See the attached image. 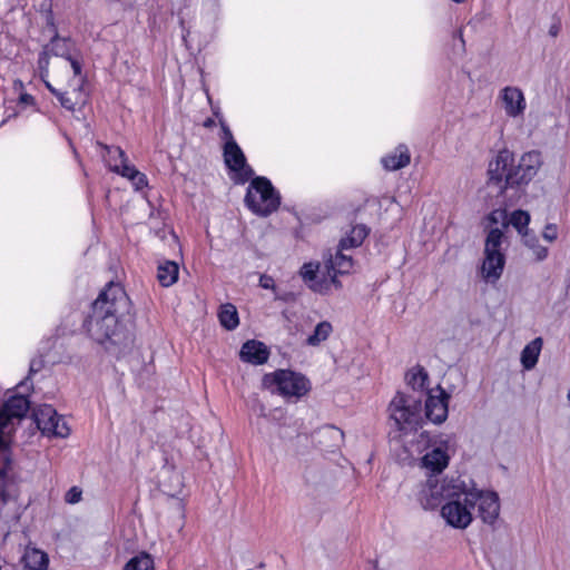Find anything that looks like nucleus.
Segmentation results:
<instances>
[{"mask_svg":"<svg viewBox=\"0 0 570 570\" xmlns=\"http://www.w3.org/2000/svg\"><path fill=\"white\" fill-rule=\"evenodd\" d=\"M244 202L254 214L267 217L281 205V195L271 180L264 176L252 177Z\"/></svg>","mask_w":570,"mask_h":570,"instance_id":"obj_4","label":"nucleus"},{"mask_svg":"<svg viewBox=\"0 0 570 570\" xmlns=\"http://www.w3.org/2000/svg\"><path fill=\"white\" fill-rule=\"evenodd\" d=\"M523 244L532 250V254L534 255L535 259L538 262H541L547 258L548 256V248L546 246L540 245L538 237L535 234L530 233L529 230H525L522 235Z\"/></svg>","mask_w":570,"mask_h":570,"instance_id":"obj_28","label":"nucleus"},{"mask_svg":"<svg viewBox=\"0 0 570 570\" xmlns=\"http://www.w3.org/2000/svg\"><path fill=\"white\" fill-rule=\"evenodd\" d=\"M449 441L441 440L423 455L422 465L434 472L441 473L449 464L450 455L448 453Z\"/></svg>","mask_w":570,"mask_h":570,"instance_id":"obj_15","label":"nucleus"},{"mask_svg":"<svg viewBox=\"0 0 570 570\" xmlns=\"http://www.w3.org/2000/svg\"><path fill=\"white\" fill-rule=\"evenodd\" d=\"M333 332V326L327 321L320 322L313 333L306 338V345L316 347L325 342Z\"/></svg>","mask_w":570,"mask_h":570,"instance_id":"obj_27","label":"nucleus"},{"mask_svg":"<svg viewBox=\"0 0 570 570\" xmlns=\"http://www.w3.org/2000/svg\"><path fill=\"white\" fill-rule=\"evenodd\" d=\"M542 345V338L535 337L523 347L520 360L524 370H532L537 365Z\"/></svg>","mask_w":570,"mask_h":570,"instance_id":"obj_22","label":"nucleus"},{"mask_svg":"<svg viewBox=\"0 0 570 570\" xmlns=\"http://www.w3.org/2000/svg\"><path fill=\"white\" fill-rule=\"evenodd\" d=\"M19 101L24 105H33L35 98L29 94H21L19 97Z\"/></svg>","mask_w":570,"mask_h":570,"instance_id":"obj_45","label":"nucleus"},{"mask_svg":"<svg viewBox=\"0 0 570 570\" xmlns=\"http://www.w3.org/2000/svg\"><path fill=\"white\" fill-rule=\"evenodd\" d=\"M33 419L37 428L43 435L66 438L70 433V429L67 423L60 415H58L52 405H39L33 411Z\"/></svg>","mask_w":570,"mask_h":570,"instance_id":"obj_9","label":"nucleus"},{"mask_svg":"<svg viewBox=\"0 0 570 570\" xmlns=\"http://www.w3.org/2000/svg\"><path fill=\"white\" fill-rule=\"evenodd\" d=\"M22 562L24 568L29 570H46L49 564V558L42 550L27 547L22 556Z\"/></svg>","mask_w":570,"mask_h":570,"instance_id":"obj_21","label":"nucleus"},{"mask_svg":"<svg viewBox=\"0 0 570 570\" xmlns=\"http://www.w3.org/2000/svg\"><path fill=\"white\" fill-rule=\"evenodd\" d=\"M30 409L29 400L23 395L9 397L0 410V429L13 433V420L22 419Z\"/></svg>","mask_w":570,"mask_h":570,"instance_id":"obj_12","label":"nucleus"},{"mask_svg":"<svg viewBox=\"0 0 570 570\" xmlns=\"http://www.w3.org/2000/svg\"><path fill=\"white\" fill-rule=\"evenodd\" d=\"M259 286L265 289H271L273 292H276V289H277L274 278L266 274L261 275Z\"/></svg>","mask_w":570,"mask_h":570,"instance_id":"obj_40","label":"nucleus"},{"mask_svg":"<svg viewBox=\"0 0 570 570\" xmlns=\"http://www.w3.org/2000/svg\"><path fill=\"white\" fill-rule=\"evenodd\" d=\"M0 570H2V567L0 566Z\"/></svg>","mask_w":570,"mask_h":570,"instance_id":"obj_52","label":"nucleus"},{"mask_svg":"<svg viewBox=\"0 0 570 570\" xmlns=\"http://www.w3.org/2000/svg\"><path fill=\"white\" fill-rule=\"evenodd\" d=\"M264 384L274 389L284 397L299 399L311 389L309 381L301 373L291 370H277L264 376Z\"/></svg>","mask_w":570,"mask_h":570,"instance_id":"obj_8","label":"nucleus"},{"mask_svg":"<svg viewBox=\"0 0 570 570\" xmlns=\"http://www.w3.org/2000/svg\"><path fill=\"white\" fill-rule=\"evenodd\" d=\"M46 87L53 96H56V98L61 92L58 89H56L50 82H46Z\"/></svg>","mask_w":570,"mask_h":570,"instance_id":"obj_46","label":"nucleus"},{"mask_svg":"<svg viewBox=\"0 0 570 570\" xmlns=\"http://www.w3.org/2000/svg\"><path fill=\"white\" fill-rule=\"evenodd\" d=\"M66 60H68L70 62L73 75L76 77L80 76L81 71H82V65H81L80 60L77 57H75L72 53L69 56V58H66Z\"/></svg>","mask_w":570,"mask_h":570,"instance_id":"obj_42","label":"nucleus"},{"mask_svg":"<svg viewBox=\"0 0 570 570\" xmlns=\"http://www.w3.org/2000/svg\"><path fill=\"white\" fill-rule=\"evenodd\" d=\"M129 297L119 283L110 282L91 304V311L83 322L89 336L115 351L127 346L131 341L130 333L119 322V315L128 312Z\"/></svg>","mask_w":570,"mask_h":570,"instance_id":"obj_1","label":"nucleus"},{"mask_svg":"<svg viewBox=\"0 0 570 570\" xmlns=\"http://www.w3.org/2000/svg\"><path fill=\"white\" fill-rule=\"evenodd\" d=\"M450 397L441 385L429 391L425 400V416L430 422L441 424L448 419Z\"/></svg>","mask_w":570,"mask_h":570,"instance_id":"obj_10","label":"nucleus"},{"mask_svg":"<svg viewBox=\"0 0 570 570\" xmlns=\"http://www.w3.org/2000/svg\"><path fill=\"white\" fill-rule=\"evenodd\" d=\"M81 499H82V490L77 485L71 487L65 494V501L68 504H76V503L80 502Z\"/></svg>","mask_w":570,"mask_h":570,"instance_id":"obj_36","label":"nucleus"},{"mask_svg":"<svg viewBox=\"0 0 570 570\" xmlns=\"http://www.w3.org/2000/svg\"><path fill=\"white\" fill-rule=\"evenodd\" d=\"M52 56L69 58L72 53L71 41L68 38H61L55 35L50 43L45 47Z\"/></svg>","mask_w":570,"mask_h":570,"instance_id":"obj_26","label":"nucleus"},{"mask_svg":"<svg viewBox=\"0 0 570 570\" xmlns=\"http://www.w3.org/2000/svg\"><path fill=\"white\" fill-rule=\"evenodd\" d=\"M504 233L501 228H491L484 244V258L481 266L482 278L488 283H495L502 275L505 256L502 253Z\"/></svg>","mask_w":570,"mask_h":570,"instance_id":"obj_6","label":"nucleus"},{"mask_svg":"<svg viewBox=\"0 0 570 570\" xmlns=\"http://www.w3.org/2000/svg\"><path fill=\"white\" fill-rule=\"evenodd\" d=\"M559 32V27L557 24H553L551 26L550 30H549V33L552 36V37H556Z\"/></svg>","mask_w":570,"mask_h":570,"instance_id":"obj_49","label":"nucleus"},{"mask_svg":"<svg viewBox=\"0 0 570 570\" xmlns=\"http://www.w3.org/2000/svg\"><path fill=\"white\" fill-rule=\"evenodd\" d=\"M204 127L206 128H212L215 126V120L213 118H207L205 121H204Z\"/></svg>","mask_w":570,"mask_h":570,"instance_id":"obj_48","label":"nucleus"},{"mask_svg":"<svg viewBox=\"0 0 570 570\" xmlns=\"http://www.w3.org/2000/svg\"><path fill=\"white\" fill-rule=\"evenodd\" d=\"M465 482L462 478L440 479L431 475L419 493V501L423 509L433 510L442 504L452 495V492L459 491Z\"/></svg>","mask_w":570,"mask_h":570,"instance_id":"obj_7","label":"nucleus"},{"mask_svg":"<svg viewBox=\"0 0 570 570\" xmlns=\"http://www.w3.org/2000/svg\"><path fill=\"white\" fill-rule=\"evenodd\" d=\"M411 156L405 145H400L395 150L382 158V165L387 170H397L410 164Z\"/></svg>","mask_w":570,"mask_h":570,"instance_id":"obj_20","label":"nucleus"},{"mask_svg":"<svg viewBox=\"0 0 570 570\" xmlns=\"http://www.w3.org/2000/svg\"><path fill=\"white\" fill-rule=\"evenodd\" d=\"M368 228L365 225H355L351 228L350 233L340 240L341 249L356 248L362 245L368 235Z\"/></svg>","mask_w":570,"mask_h":570,"instance_id":"obj_23","label":"nucleus"},{"mask_svg":"<svg viewBox=\"0 0 570 570\" xmlns=\"http://www.w3.org/2000/svg\"><path fill=\"white\" fill-rule=\"evenodd\" d=\"M507 223L511 224L522 236L525 230H529L528 225L530 223V215L528 212L518 209L511 214V217Z\"/></svg>","mask_w":570,"mask_h":570,"instance_id":"obj_32","label":"nucleus"},{"mask_svg":"<svg viewBox=\"0 0 570 570\" xmlns=\"http://www.w3.org/2000/svg\"><path fill=\"white\" fill-rule=\"evenodd\" d=\"M124 570H155L154 559L149 553L140 552L126 562Z\"/></svg>","mask_w":570,"mask_h":570,"instance_id":"obj_29","label":"nucleus"},{"mask_svg":"<svg viewBox=\"0 0 570 570\" xmlns=\"http://www.w3.org/2000/svg\"><path fill=\"white\" fill-rule=\"evenodd\" d=\"M12 433L0 429V482H9L12 468Z\"/></svg>","mask_w":570,"mask_h":570,"instance_id":"obj_18","label":"nucleus"},{"mask_svg":"<svg viewBox=\"0 0 570 570\" xmlns=\"http://www.w3.org/2000/svg\"><path fill=\"white\" fill-rule=\"evenodd\" d=\"M100 146L104 148L106 154L104 155V158L106 159V163L111 170V165H120L124 160H127L126 153L118 146H108L102 145Z\"/></svg>","mask_w":570,"mask_h":570,"instance_id":"obj_31","label":"nucleus"},{"mask_svg":"<svg viewBox=\"0 0 570 570\" xmlns=\"http://www.w3.org/2000/svg\"><path fill=\"white\" fill-rule=\"evenodd\" d=\"M214 115L219 120L220 128H222V139L225 141V144L236 142V140L234 139L232 130L229 129V127L227 126V124L225 122L223 117H220L219 111L218 110H214Z\"/></svg>","mask_w":570,"mask_h":570,"instance_id":"obj_34","label":"nucleus"},{"mask_svg":"<svg viewBox=\"0 0 570 570\" xmlns=\"http://www.w3.org/2000/svg\"><path fill=\"white\" fill-rule=\"evenodd\" d=\"M223 156L226 167L237 175L239 183L244 184L254 176V170L237 142L224 144Z\"/></svg>","mask_w":570,"mask_h":570,"instance_id":"obj_11","label":"nucleus"},{"mask_svg":"<svg viewBox=\"0 0 570 570\" xmlns=\"http://www.w3.org/2000/svg\"><path fill=\"white\" fill-rule=\"evenodd\" d=\"M50 56L52 55L46 48L39 55L38 65L42 72L48 73Z\"/></svg>","mask_w":570,"mask_h":570,"instance_id":"obj_39","label":"nucleus"},{"mask_svg":"<svg viewBox=\"0 0 570 570\" xmlns=\"http://www.w3.org/2000/svg\"><path fill=\"white\" fill-rule=\"evenodd\" d=\"M405 379L413 390H423L428 384L429 374L424 367L415 366L406 373Z\"/></svg>","mask_w":570,"mask_h":570,"instance_id":"obj_30","label":"nucleus"},{"mask_svg":"<svg viewBox=\"0 0 570 570\" xmlns=\"http://www.w3.org/2000/svg\"><path fill=\"white\" fill-rule=\"evenodd\" d=\"M274 294H275V296H274L275 301H284V302L287 301V295L286 294H281V293H278L277 289H276V292H274Z\"/></svg>","mask_w":570,"mask_h":570,"instance_id":"obj_47","label":"nucleus"},{"mask_svg":"<svg viewBox=\"0 0 570 570\" xmlns=\"http://www.w3.org/2000/svg\"><path fill=\"white\" fill-rule=\"evenodd\" d=\"M130 181L136 190H141L148 185L146 175L139 170L132 177H130Z\"/></svg>","mask_w":570,"mask_h":570,"instance_id":"obj_37","label":"nucleus"},{"mask_svg":"<svg viewBox=\"0 0 570 570\" xmlns=\"http://www.w3.org/2000/svg\"><path fill=\"white\" fill-rule=\"evenodd\" d=\"M542 237L548 242H553L558 237V227L554 224H548L546 225Z\"/></svg>","mask_w":570,"mask_h":570,"instance_id":"obj_38","label":"nucleus"},{"mask_svg":"<svg viewBox=\"0 0 570 570\" xmlns=\"http://www.w3.org/2000/svg\"><path fill=\"white\" fill-rule=\"evenodd\" d=\"M111 171L130 180V177H132L138 171V169L130 165L127 159L120 163V165H111Z\"/></svg>","mask_w":570,"mask_h":570,"instance_id":"obj_33","label":"nucleus"},{"mask_svg":"<svg viewBox=\"0 0 570 570\" xmlns=\"http://www.w3.org/2000/svg\"><path fill=\"white\" fill-rule=\"evenodd\" d=\"M239 357L245 363L262 365L267 362L269 351L264 343L256 340H249L243 344Z\"/></svg>","mask_w":570,"mask_h":570,"instance_id":"obj_17","label":"nucleus"},{"mask_svg":"<svg viewBox=\"0 0 570 570\" xmlns=\"http://www.w3.org/2000/svg\"><path fill=\"white\" fill-rule=\"evenodd\" d=\"M460 488L442 504L441 517L448 525L464 530L473 521L472 510L475 507V497L471 494V480L465 481Z\"/></svg>","mask_w":570,"mask_h":570,"instance_id":"obj_3","label":"nucleus"},{"mask_svg":"<svg viewBox=\"0 0 570 570\" xmlns=\"http://www.w3.org/2000/svg\"><path fill=\"white\" fill-rule=\"evenodd\" d=\"M456 33H458V37H459L460 41L462 42V45H464L462 30H459Z\"/></svg>","mask_w":570,"mask_h":570,"instance_id":"obj_50","label":"nucleus"},{"mask_svg":"<svg viewBox=\"0 0 570 570\" xmlns=\"http://www.w3.org/2000/svg\"><path fill=\"white\" fill-rule=\"evenodd\" d=\"M513 154L503 149L490 161L488 168V185L498 188L499 193L509 199L505 205H513L520 198L519 187L528 185L533 179L542 165V157L539 151L531 150L522 155L518 166H513Z\"/></svg>","mask_w":570,"mask_h":570,"instance_id":"obj_2","label":"nucleus"},{"mask_svg":"<svg viewBox=\"0 0 570 570\" xmlns=\"http://www.w3.org/2000/svg\"><path fill=\"white\" fill-rule=\"evenodd\" d=\"M507 218L508 214L505 209H494L488 215V220L491 224H499L501 222L503 228L508 226Z\"/></svg>","mask_w":570,"mask_h":570,"instance_id":"obj_35","label":"nucleus"},{"mask_svg":"<svg viewBox=\"0 0 570 570\" xmlns=\"http://www.w3.org/2000/svg\"><path fill=\"white\" fill-rule=\"evenodd\" d=\"M390 420L402 432L416 429L421 421V400L414 395L397 392L389 404Z\"/></svg>","mask_w":570,"mask_h":570,"instance_id":"obj_5","label":"nucleus"},{"mask_svg":"<svg viewBox=\"0 0 570 570\" xmlns=\"http://www.w3.org/2000/svg\"><path fill=\"white\" fill-rule=\"evenodd\" d=\"M345 249L337 248L334 256H331L326 262V268L330 276L331 284L340 286L337 275L348 274L353 268V258L351 255L344 253Z\"/></svg>","mask_w":570,"mask_h":570,"instance_id":"obj_16","label":"nucleus"},{"mask_svg":"<svg viewBox=\"0 0 570 570\" xmlns=\"http://www.w3.org/2000/svg\"><path fill=\"white\" fill-rule=\"evenodd\" d=\"M218 318L220 325L227 331L235 330L239 324L238 312L236 307L230 303L220 306Z\"/></svg>","mask_w":570,"mask_h":570,"instance_id":"obj_25","label":"nucleus"},{"mask_svg":"<svg viewBox=\"0 0 570 570\" xmlns=\"http://www.w3.org/2000/svg\"><path fill=\"white\" fill-rule=\"evenodd\" d=\"M326 432L330 434V436L332 439H336V438L343 439V436H344L343 431L337 429V428H335V426H328L326 429Z\"/></svg>","mask_w":570,"mask_h":570,"instance_id":"obj_44","label":"nucleus"},{"mask_svg":"<svg viewBox=\"0 0 570 570\" xmlns=\"http://www.w3.org/2000/svg\"><path fill=\"white\" fill-rule=\"evenodd\" d=\"M179 267L173 261H165L160 263L157 269V278L161 286L168 287L175 284L178 279Z\"/></svg>","mask_w":570,"mask_h":570,"instance_id":"obj_24","label":"nucleus"},{"mask_svg":"<svg viewBox=\"0 0 570 570\" xmlns=\"http://www.w3.org/2000/svg\"><path fill=\"white\" fill-rule=\"evenodd\" d=\"M499 98L502 101V106L507 116L517 118L524 114L527 101L522 90L518 87H504L500 91Z\"/></svg>","mask_w":570,"mask_h":570,"instance_id":"obj_14","label":"nucleus"},{"mask_svg":"<svg viewBox=\"0 0 570 570\" xmlns=\"http://www.w3.org/2000/svg\"><path fill=\"white\" fill-rule=\"evenodd\" d=\"M57 99L59 100L60 105L69 110V111H73L75 110V102L71 100V98L68 96L67 92H60L57 97Z\"/></svg>","mask_w":570,"mask_h":570,"instance_id":"obj_41","label":"nucleus"},{"mask_svg":"<svg viewBox=\"0 0 570 570\" xmlns=\"http://www.w3.org/2000/svg\"><path fill=\"white\" fill-rule=\"evenodd\" d=\"M41 367H42V360H40V358L31 360L30 366H29V376L39 372L41 370Z\"/></svg>","mask_w":570,"mask_h":570,"instance_id":"obj_43","label":"nucleus"},{"mask_svg":"<svg viewBox=\"0 0 570 570\" xmlns=\"http://www.w3.org/2000/svg\"><path fill=\"white\" fill-rule=\"evenodd\" d=\"M471 494L475 497V505L478 504L479 517L484 523L493 524L500 513L499 497L493 491H481L471 483Z\"/></svg>","mask_w":570,"mask_h":570,"instance_id":"obj_13","label":"nucleus"},{"mask_svg":"<svg viewBox=\"0 0 570 570\" xmlns=\"http://www.w3.org/2000/svg\"><path fill=\"white\" fill-rule=\"evenodd\" d=\"M317 272L318 264L306 263L301 268V276L312 291L324 294L330 291L331 282L326 278L320 281Z\"/></svg>","mask_w":570,"mask_h":570,"instance_id":"obj_19","label":"nucleus"},{"mask_svg":"<svg viewBox=\"0 0 570 570\" xmlns=\"http://www.w3.org/2000/svg\"><path fill=\"white\" fill-rule=\"evenodd\" d=\"M452 1H453V2H455V3H462V2H464V0H452Z\"/></svg>","mask_w":570,"mask_h":570,"instance_id":"obj_51","label":"nucleus"}]
</instances>
